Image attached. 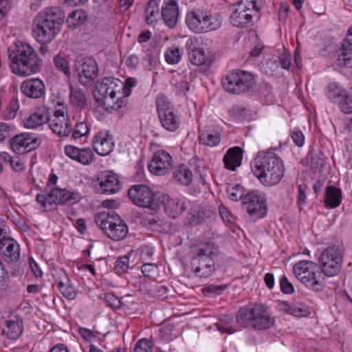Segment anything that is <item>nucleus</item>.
<instances>
[{
  "mask_svg": "<svg viewBox=\"0 0 352 352\" xmlns=\"http://www.w3.org/2000/svg\"><path fill=\"white\" fill-rule=\"evenodd\" d=\"M192 19L197 20V22H201V21L207 22L212 19V14H208L206 11L197 10L188 14L186 22Z\"/></svg>",
  "mask_w": 352,
  "mask_h": 352,
  "instance_id": "09e8293b",
  "label": "nucleus"
},
{
  "mask_svg": "<svg viewBox=\"0 0 352 352\" xmlns=\"http://www.w3.org/2000/svg\"><path fill=\"white\" fill-rule=\"evenodd\" d=\"M54 63L58 70L63 72L66 75L70 74V69L69 67L68 61L59 54L54 57Z\"/></svg>",
  "mask_w": 352,
  "mask_h": 352,
  "instance_id": "5fc2aeb1",
  "label": "nucleus"
},
{
  "mask_svg": "<svg viewBox=\"0 0 352 352\" xmlns=\"http://www.w3.org/2000/svg\"><path fill=\"white\" fill-rule=\"evenodd\" d=\"M199 142L210 147L215 146L220 142V134L217 132L215 133L200 132Z\"/></svg>",
  "mask_w": 352,
  "mask_h": 352,
  "instance_id": "a19ab883",
  "label": "nucleus"
},
{
  "mask_svg": "<svg viewBox=\"0 0 352 352\" xmlns=\"http://www.w3.org/2000/svg\"><path fill=\"white\" fill-rule=\"evenodd\" d=\"M321 274L331 277L338 275L342 268V256L340 250L336 245L327 248L319 258Z\"/></svg>",
  "mask_w": 352,
  "mask_h": 352,
  "instance_id": "6e6552de",
  "label": "nucleus"
},
{
  "mask_svg": "<svg viewBox=\"0 0 352 352\" xmlns=\"http://www.w3.org/2000/svg\"><path fill=\"white\" fill-rule=\"evenodd\" d=\"M173 178L177 182L188 186L192 181V173L186 165L182 164L174 170Z\"/></svg>",
  "mask_w": 352,
  "mask_h": 352,
  "instance_id": "72a5a7b5",
  "label": "nucleus"
},
{
  "mask_svg": "<svg viewBox=\"0 0 352 352\" xmlns=\"http://www.w3.org/2000/svg\"><path fill=\"white\" fill-rule=\"evenodd\" d=\"M155 265L152 263H144L141 267V271L144 276L153 278L155 275Z\"/></svg>",
  "mask_w": 352,
  "mask_h": 352,
  "instance_id": "69168bd1",
  "label": "nucleus"
},
{
  "mask_svg": "<svg viewBox=\"0 0 352 352\" xmlns=\"http://www.w3.org/2000/svg\"><path fill=\"white\" fill-rule=\"evenodd\" d=\"M23 330V321L16 318V320H5L2 332L8 339L16 340L21 336Z\"/></svg>",
  "mask_w": 352,
  "mask_h": 352,
  "instance_id": "cd10ccee",
  "label": "nucleus"
},
{
  "mask_svg": "<svg viewBox=\"0 0 352 352\" xmlns=\"http://www.w3.org/2000/svg\"><path fill=\"white\" fill-rule=\"evenodd\" d=\"M129 258L126 256L120 257L115 263L114 272L118 275L126 272L129 267Z\"/></svg>",
  "mask_w": 352,
  "mask_h": 352,
  "instance_id": "864d4df0",
  "label": "nucleus"
},
{
  "mask_svg": "<svg viewBox=\"0 0 352 352\" xmlns=\"http://www.w3.org/2000/svg\"><path fill=\"white\" fill-rule=\"evenodd\" d=\"M122 185L119 179L118 175L111 170V194L119 192Z\"/></svg>",
  "mask_w": 352,
  "mask_h": 352,
  "instance_id": "0e129e2a",
  "label": "nucleus"
},
{
  "mask_svg": "<svg viewBox=\"0 0 352 352\" xmlns=\"http://www.w3.org/2000/svg\"><path fill=\"white\" fill-rule=\"evenodd\" d=\"M73 70L79 82L91 87L98 75V67L94 58L90 56H78L76 59Z\"/></svg>",
  "mask_w": 352,
  "mask_h": 352,
  "instance_id": "0eeeda50",
  "label": "nucleus"
},
{
  "mask_svg": "<svg viewBox=\"0 0 352 352\" xmlns=\"http://www.w3.org/2000/svg\"><path fill=\"white\" fill-rule=\"evenodd\" d=\"M278 307L280 310L296 317L305 316L307 314V310L305 306H299L295 304L290 305L285 301L279 302Z\"/></svg>",
  "mask_w": 352,
  "mask_h": 352,
  "instance_id": "c9c22d12",
  "label": "nucleus"
},
{
  "mask_svg": "<svg viewBox=\"0 0 352 352\" xmlns=\"http://www.w3.org/2000/svg\"><path fill=\"white\" fill-rule=\"evenodd\" d=\"M251 168L260 182L266 186L278 184L285 173L282 160L272 151H259L251 163Z\"/></svg>",
  "mask_w": 352,
  "mask_h": 352,
  "instance_id": "f257e3e1",
  "label": "nucleus"
},
{
  "mask_svg": "<svg viewBox=\"0 0 352 352\" xmlns=\"http://www.w3.org/2000/svg\"><path fill=\"white\" fill-rule=\"evenodd\" d=\"M69 102L71 104L80 109H85L87 104V96L80 88L70 87Z\"/></svg>",
  "mask_w": 352,
  "mask_h": 352,
  "instance_id": "c756f323",
  "label": "nucleus"
},
{
  "mask_svg": "<svg viewBox=\"0 0 352 352\" xmlns=\"http://www.w3.org/2000/svg\"><path fill=\"white\" fill-rule=\"evenodd\" d=\"M64 11L58 6L46 8L36 16L34 22H63Z\"/></svg>",
  "mask_w": 352,
  "mask_h": 352,
  "instance_id": "b1692460",
  "label": "nucleus"
},
{
  "mask_svg": "<svg viewBox=\"0 0 352 352\" xmlns=\"http://www.w3.org/2000/svg\"><path fill=\"white\" fill-rule=\"evenodd\" d=\"M145 19L146 22H157L156 16H159L160 9L155 0H150L145 8Z\"/></svg>",
  "mask_w": 352,
  "mask_h": 352,
  "instance_id": "58836bf2",
  "label": "nucleus"
},
{
  "mask_svg": "<svg viewBox=\"0 0 352 352\" xmlns=\"http://www.w3.org/2000/svg\"><path fill=\"white\" fill-rule=\"evenodd\" d=\"M237 323L243 327H252L256 330H263L274 325V320L267 313L263 305L241 308L236 314Z\"/></svg>",
  "mask_w": 352,
  "mask_h": 352,
  "instance_id": "7ed1b4c3",
  "label": "nucleus"
},
{
  "mask_svg": "<svg viewBox=\"0 0 352 352\" xmlns=\"http://www.w3.org/2000/svg\"><path fill=\"white\" fill-rule=\"evenodd\" d=\"M188 28L194 32L201 34L212 30L219 29V23H187Z\"/></svg>",
  "mask_w": 352,
  "mask_h": 352,
  "instance_id": "a18cd8bd",
  "label": "nucleus"
},
{
  "mask_svg": "<svg viewBox=\"0 0 352 352\" xmlns=\"http://www.w3.org/2000/svg\"><path fill=\"white\" fill-rule=\"evenodd\" d=\"M61 273L63 276H65L66 278L67 283H64L62 280H56V282L57 283V286L60 292V293L63 294V296L69 299V300H73L76 296V292L75 288L69 283V279L67 278V274L65 271L62 270Z\"/></svg>",
  "mask_w": 352,
  "mask_h": 352,
  "instance_id": "f704fd0d",
  "label": "nucleus"
},
{
  "mask_svg": "<svg viewBox=\"0 0 352 352\" xmlns=\"http://www.w3.org/2000/svg\"><path fill=\"white\" fill-rule=\"evenodd\" d=\"M19 102L18 100L16 98H12L6 109L3 112V117L6 120H11L13 119L16 114L17 111L19 110Z\"/></svg>",
  "mask_w": 352,
  "mask_h": 352,
  "instance_id": "3c124183",
  "label": "nucleus"
},
{
  "mask_svg": "<svg viewBox=\"0 0 352 352\" xmlns=\"http://www.w3.org/2000/svg\"><path fill=\"white\" fill-rule=\"evenodd\" d=\"M162 16L164 22H177L179 7L175 0H165L162 8Z\"/></svg>",
  "mask_w": 352,
  "mask_h": 352,
  "instance_id": "c85d7f7f",
  "label": "nucleus"
},
{
  "mask_svg": "<svg viewBox=\"0 0 352 352\" xmlns=\"http://www.w3.org/2000/svg\"><path fill=\"white\" fill-rule=\"evenodd\" d=\"M159 118L162 126L169 131H175L180 125L178 116L166 96L160 94L155 100Z\"/></svg>",
  "mask_w": 352,
  "mask_h": 352,
  "instance_id": "1a4fd4ad",
  "label": "nucleus"
},
{
  "mask_svg": "<svg viewBox=\"0 0 352 352\" xmlns=\"http://www.w3.org/2000/svg\"><path fill=\"white\" fill-rule=\"evenodd\" d=\"M292 138L293 142L297 146L301 147L303 146L305 143V137L302 132L300 130L295 129L292 132Z\"/></svg>",
  "mask_w": 352,
  "mask_h": 352,
  "instance_id": "680f3d73",
  "label": "nucleus"
},
{
  "mask_svg": "<svg viewBox=\"0 0 352 352\" xmlns=\"http://www.w3.org/2000/svg\"><path fill=\"white\" fill-rule=\"evenodd\" d=\"M219 254V247L209 242L199 248L190 261L192 271L200 278H207L214 271V261Z\"/></svg>",
  "mask_w": 352,
  "mask_h": 352,
  "instance_id": "20e7f679",
  "label": "nucleus"
},
{
  "mask_svg": "<svg viewBox=\"0 0 352 352\" xmlns=\"http://www.w3.org/2000/svg\"><path fill=\"white\" fill-rule=\"evenodd\" d=\"M340 85L336 82H331L327 87V96L333 103H338L343 100L344 96L347 94Z\"/></svg>",
  "mask_w": 352,
  "mask_h": 352,
  "instance_id": "2f4dec72",
  "label": "nucleus"
},
{
  "mask_svg": "<svg viewBox=\"0 0 352 352\" xmlns=\"http://www.w3.org/2000/svg\"><path fill=\"white\" fill-rule=\"evenodd\" d=\"M280 290L285 294H292L294 292L293 285L289 281L285 275H283L279 281Z\"/></svg>",
  "mask_w": 352,
  "mask_h": 352,
  "instance_id": "13d9d810",
  "label": "nucleus"
},
{
  "mask_svg": "<svg viewBox=\"0 0 352 352\" xmlns=\"http://www.w3.org/2000/svg\"><path fill=\"white\" fill-rule=\"evenodd\" d=\"M228 192L229 194V197L232 201H238L239 199H241L243 201V198L244 196L243 195V193L240 190L239 185H236L234 187L229 188L228 189Z\"/></svg>",
  "mask_w": 352,
  "mask_h": 352,
  "instance_id": "e2e57ef3",
  "label": "nucleus"
},
{
  "mask_svg": "<svg viewBox=\"0 0 352 352\" xmlns=\"http://www.w3.org/2000/svg\"><path fill=\"white\" fill-rule=\"evenodd\" d=\"M307 289L315 292H320L324 288V281L320 279L321 272L319 270H309L301 274L295 275Z\"/></svg>",
  "mask_w": 352,
  "mask_h": 352,
  "instance_id": "6ab92c4d",
  "label": "nucleus"
},
{
  "mask_svg": "<svg viewBox=\"0 0 352 352\" xmlns=\"http://www.w3.org/2000/svg\"><path fill=\"white\" fill-rule=\"evenodd\" d=\"M340 110L346 114L352 113V91H348L343 100L338 103Z\"/></svg>",
  "mask_w": 352,
  "mask_h": 352,
  "instance_id": "8fccbe9b",
  "label": "nucleus"
},
{
  "mask_svg": "<svg viewBox=\"0 0 352 352\" xmlns=\"http://www.w3.org/2000/svg\"><path fill=\"white\" fill-rule=\"evenodd\" d=\"M309 270H319V266L311 261H300L296 263L293 267L294 275L301 274Z\"/></svg>",
  "mask_w": 352,
  "mask_h": 352,
  "instance_id": "79ce46f5",
  "label": "nucleus"
},
{
  "mask_svg": "<svg viewBox=\"0 0 352 352\" xmlns=\"http://www.w3.org/2000/svg\"><path fill=\"white\" fill-rule=\"evenodd\" d=\"M241 204L243 209L254 221L267 214L266 199L265 196L258 191H252L244 195Z\"/></svg>",
  "mask_w": 352,
  "mask_h": 352,
  "instance_id": "9d476101",
  "label": "nucleus"
},
{
  "mask_svg": "<svg viewBox=\"0 0 352 352\" xmlns=\"http://www.w3.org/2000/svg\"><path fill=\"white\" fill-rule=\"evenodd\" d=\"M21 90L26 96L37 99L45 95V87L41 79L30 78L21 83Z\"/></svg>",
  "mask_w": 352,
  "mask_h": 352,
  "instance_id": "412c9836",
  "label": "nucleus"
},
{
  "mask_svg": "<svg viewBox=\"0 0 352 352\" xmlns=\"http://www.w3.org/2000/svg\"><path fill=\"white\" fill-rule=\"evenodd\" d=\"M128 233V227L120 217L111 212V240L121 241Z\"/></svg>",
  "mask_w": 352,
  "mask_h": 352,
  "instance_id": "bb28decb",
  "label": "nucleus"
},
{
  "mask_svg": "<svg viewBox=\"0 0 352 352\" xmlns=\"http://www.w3.org/2000/svg\"><path fill=\"white\" fill-rule=\"evenodd\" d=\"M153 343L146 338L139 340L135 345L134 352H153Z\"/></svg>",
  "mask_w": 352,
  "mask_h": 352,
  "instance_id": "603ef678",
  "label": "nucleus"
},
{
  "mask_svg": "<svg viewBox=\"0 0 352 352\" xmlns=\"http://www.w3.org/2000/svg\"><path fill=\"white\" fill-rule=\"evenodd\" d=\"M94 153L90 148H80L78 153L76 162L83 164L89 165L94 162Z\"/></svg>",
  "mask_w": 352,
  "mask_h": 352,
  "instance_id": "c03bdc74",
  "label": "nucleus"
},
{
  "mask_svg": "<svg viewBox=\"0 0 352 352\" xmlns=\"http://www.w3.org/2000/svg\"><path fill=\"white\" fill-rule=\"evenodd\" d=\"M172 157L165 151L156 152L149 165L150 172L156 175H164L168 173L172 168Z\"/></svg>",
  "mask_w": 352,
  "mask_h": 352,
  "instance_id": "f3484780",
  "label": "nucleus"
},
{
  "mask_svg": "<svg viewBox=\"0 0 352 352\" xmlns=\"http://www.w3.org/2000/svg\"><path fill=\"white\" fill-rule=\"evenodd\" d=\"M110 212H100L95 217V222L100 227V230L108 236L110 237L109 231L110 230Z\"/></svg>",
  "mask_w": 352,
  "mask_h": 352,
  "instance_id": "4c0bfd02",
  "label": "nucleus"
},
{
  "mask_svg": "<svg viewBox=\"0 0 352 352\" xmlns=\"http://www.w3.org/2000/svg\"><path fill=\"white\" fill-rule=\"evenodd\" d=\"M163 206L166 214L173 219L182 214L186 210V205L184 201L170 198L169 196L164 197Z\"/></svg>",
  "mask_w": 352,
  "mask_h": 352,
  "instance_id": "5701e85b",
  "label": "nucleus"
},
{
  "mask_svg": "<svg viewBox=\"0 0 352 352\" xmlns=\"http://www.w3.org/2000/svg\"><path fill=\"white\" fill-rule=\"evenodd\" d=\"M222 85L228 93L240 94L253 91L256 80L250 72L236 70L230 72L222 79Z\"/></svg>",
  "mask_w": 352,
  "mask_h": 352,
  "instance_id": "39448f33",
  "label": "nucleus"
},
{
  "mask_svg": "<svg viewBox=\"0 0 352 352\" xmlns=\"http://www.w3.org/2000/svg\"><path fill=\"white\" fill-rule=\"evenodd\" d=\"M307 160L309 161L311 168L314 171H321L323 168V161L317 153L313 151L307 154Z\"/></svg>",
  "mask_w": 352,
  "mask_h": 352,
  "instance_id": "de8ad7c7",
  "label": "nucleus"
},
{
  "mask_svg": "<svg viewBox=\"0 0 352 352\" xmlns=\"http://www.w3.org/2000/svg\"><path fill=\"white\" fill-rule=\"evenodd\" d=\"M186 48L188 54L190 62L195 65H210L213 62V55L198 47L196 40L190 38L186 41Z\"/></svg>",
  "mask_w": 352,
  "mask_h": 352,
  "instance_id": "4468645a",
  "label": "nucleus"
},
{
  "mask_svg": "<svg viewBox=\"0 0 352 352\" xmlns=\"http://www.w3.org/2000/svg\"><path fill=\"white\" fill-rule=\"evenodd\" d=\"M87 16L88 15L84 10L78 9L69 14L66 22H68L69 19L76 22H85L87 20Z\"/></svg>",
  "mask_w": 352,
  "mask_h": 352,
  "instance_id": "4d7b16f0",
  "label": "nucleus"
},
{
  "mask_svg": "<svg viewBox=\"0 0 352 352\" xmlns=\"http://www.w3.org/2000/svg\"><path fill=\"white\" fill-rule=\"evenodd\" d=\"M110 89V78L104 77L96 82L93 91L95 100L98 104L97 109L98 111H104L108 115L110 113V106L106 103V99L110 96L108 91Z\"/></svg>",
  "mask_w": 352,
  "mask_h": 352,
  "instance_id": "a211bd4d",
  "label": "nucleus"
},
{
  "mask_svg": "<svg viewBox=\"0 0 352 352\" xmlns=\"http://www.w3.org/2000/svg\"><path fill=\"white\" fill-rule=\"evenodd\" d=\"M41 143L38 136L32 133H21L10 140L11 148L17 154H23L36 149Z\"/></svg>",
  "mask_w": 352,
  "mask_h": 352,
  "instance_id": "ddd939ff",
  "label": "nucleus"
},
{
  "mask_svg": "<svg viewBox=\"0 0 352 352\" xmlns=\"http://www.w3.org/2000/svg\"><path fill=\"white\" fill-rule=\"evenodd\" d=\"M138 83L135 78L129 77L124 82L118 78H111V100L119 95L118 99L111 105V113L114 112L120 118L127 110L126 98L131 94V88Z\"/></svg>",
  "mask_w": 352,
  "mask_h": 352,
  "instance_id": "423d86ee",
  "label": "nucleus"
},
{
  "mask_svg": "<svg viewBox=\"0 0 352 352\" xmlns=\"http://www.w3.org/2000/svg\"><path fill=\"white\" fill-rule=\"evenodd\" d=\"M12 133L13 127L10 124L0 122V142L11 140Z\"/></svg>",
  "mask_w": 352,
  "mask_h": 352,
  "instance_id": "6e6d98bb",
  "label": "nucleus"
},
{
  "mask_svg": "<svg viewBox=\"0 0 352 352\" xmlns=\"http://www.w3.org/2000/svg\"><path fill=\"white\" fill-rule=\"evenodd\" d=\"M50 118L39 112H35L25 122L26 128H34L49 121Z\"/></svg>",
  "mask_w": 352,
  "mask_h": 352,
  "instance_id": "ea45409f",
  "label": "nucleus"
},
{
  "mask_svg": "<svg viewBox=\"0 0 352 352\" xmlns=\"http://www.w3.org/2000/svg\"><path fill=\"white\" fill-rule=\"evenodd\" d=\"M130 200L136 206L155 209L158 204L153 192L145 185H133L128 190Z\"/></svg>",
  "mask_w": 352,
  "mask_h": 352,
  "instance_id": "9b49d317",
  "label": "nucleus"
},
{
  "mask_svg": "<svg viewBox=\"0 0 352 352\" xmlns=\"http://www.w3.org/2000/svg\"><path fill=\"white\" fill-rule=\"evenodd\" d=\"M12 71L16 75L28 76L41 70V60L36 52L28 44L16 43L8 48Z\"/></svg>",
  "mask_w": 352,
  "mask_h": 352,
  "instance_id": "f03ea898",
  "label": "nucleus"
},
{
  "mask_svg": "<svg viewBox=\"0 0 352 352\" xmlns=\"http://www.w3.org/2000/svg\"><path fill=\"white\" fill-rule=\"evenodd\" d=\"M49 125L53 132L60 137H67L72 128L67 115L65 114V108L57 109L49 119Z\"/></svg>",
  "mask_w": 352,
  "mask_h": 352,
  "instance_id": "2eb2a0df",
  "label": "nucleus"
},
{
  "mask_svg": "<svg viewBox=\"0 0 352 352\" xmlns=\"http://www.w3.org/2000/svg\"><path fill=\"white\" fill-rule=\"evenodd\" d=\"M182 57V53L179 47L172 46L169 47L165 53V59L169 64L173 65L179 62Z\"/></svg>",
  "mask_w": 352,
  "mask_h": 352,
  "instance_id": "49530a36",
  "label": "nucleus"
},
{
  "mask_svg": "<svg viewBox=\"0 0 352 352\" xmlns=\"http://www.w3.org/2000/svg\"><path fill=\"white\" fill-rule=\"evenodd\" d=\"M337 60L340 66L352 67V26L349 29L347 36L342 43Z\"/></svg>",
  "mask_w": 352,
  "mask_h": 352,
  "instance_id": "4be33fe9",
  "label": "nucleus"
},
{
  "mask_svg": "<svg viewBox=\"0 0 352 352\" xmlns=\"http://www.w3.org/2000/svg\"><path fill=\"white\" fill-rule=\"evenodd\" d=\"M60 32V23H33L32 34L40 43H49Z\"/></svg>",
  "mask_w": 352,
  "mask_h": 352,
  "instance_id": "dca6fc26",
  "label": "nucleus"
},
{
  "mask_svg": "<svg viewBox=\"0 0 352 352\" xmlns=\"http://www.w3.org/2000/svg\"><path fill=\"white\" fill-rule=\"evenodd\" d=\"M97 183L95 184L96 192L100 195L106 194L110 191V171L100 172L97 177Z\"/></svg>",
  "mask_w": 352,
  "mask_h": 352,
  "instance_id": "473e14b6",
  "label": "nucleus"
},
{
  "mask_svg": "<svg viewBox=\"0 0 352 352\" xmlns=\"http://www.w3.org/2000/svg\"><path fill=\"white\" fill-rule=\"evenodd\" d=\"M233 318L228 316H221L219 318V322H216L214 325L217 329L222 333H232Z\"/></svg>",
  "mask_w": 352,
  "mask_h": 352,
  "instance_id": "37998d69",
  "label": "nucleus"
},
{
  "mask_svg": "<svg viewBox=\"0 0 352 352\" xmlns=\"http://www.w3.org/2000/svg\"><path fill=\"white\" fill-rule=\"evenodd\" d=\"M110 134L109 131L97 133L93 140V148L99 155L107 156L110 154Z\"/></svg>",
  "mask_w": 352,
  "mask_h": 352,
  "instance_id": "393cba45",
  "label": "nucleus"
},
{
  "mask_svg": "<svg viewBox=\"0 0 352 352\" xmlns=\"http://www.w3.org/2000/svg\"><path fill=\"white\" fill-rule=\"evenodd\" d=\"M0 254L8 264L15 263L20 258V248L13 239H4L0 241Z\"/></svg>",
  "mask_w": 352,
  "mask_h": 352,
  "instance_id": "aec40b11",
  "label": "nucleus"
},
{
  "mask_svg": "<svg viewBox=\"0 0 352 352\" xmlns=\"http://www.w3.org/2000/svg\"><path fill=\"white\" fill-rule=\"evenodd\" d=\"M341 190L333 186H328L325 192V204L331 208H335L341 204Z\"/></svg>",
  "mask_w": 352,
  "mask_h": 352,
  "instance_id": "7c9ffc66",
  "label": "nucleus"
},
{
  "mask_svg": "<svg viewBox=\"0 0 352 352\" xmlns=\"http://www.w3.org/2000/svg\"><path fill=\"white\" fill-rule=\"evenodd\" d=\"M171 84L174 87V91L178 96H185L189 90V84L182 76L177 75L174 76L172 78Z\"/></svg>",
  "mask_w": 352,
  "mask_h": 352,
  "instance_id": "e433bc0d",
  "label": "nucleus"
},
{
  "mask_svg": "<svg viewBox=\"0 0 352 352\" xmlns=\"http://www.w3.org/2000/svg\"><path fill=\"white\" fill-rule=\"evenodd\" d=\"M281 65V67L285 69H289L291 65L290 56L288 54H281L278 56V63Z\"/></svg>",
  "mask_w": 352,
  "mask_h": 352,
  "instance_id": "774afa93",
  "label": "nucleus"
},
{
  "mask_svg": "<svg viewBox=\"0 0 352 352\" xmlns=\"http://www.w3.org/2000/svg\"><path fill=\"white\" fill-rule=\"evenodd\" d=\"M88 126L86 123L81 122L75 125V129L73 133V138L74 139L80 138L86 135L88 133Z\"/></svg>",
  "mask_w": 352,
  "mask_h": 352,
  "instance_id": "bf43d9fd",
  "label": "nucleus"
},
{
  "mask_svg": "<svg viewBox=\"0 0 352 352\" xmlns=\"http://www.w3.org/2000/svg\"><path fill=\"white\" fill-rule=\"evenodd\" d=\"M243 153V149L239 146L229 148L223 156L225 167L228 170H235L236 167L241 165Z\"/></svg>",
  "mask_w": 352,
  "mask_h": 352,
  "instance_id": "a878e982",
  "label": "nucleus"
},
{
  "mask_svg": "<svg viewBox=\"0 0 352 352\" xmlns=\"http://www.w3.org/2000/svg\"><path fill=\"white\" fill-rule=\"evenodd\" d=\"M79 149V148L73 145H67L65 147V153L69 158L76 161Z\"/></svg>",
  "mask_w": 352,
  "mask_h": 352,
  "instance_id": "338daca9",
  "label": "nucleus"
},
{
  "mask_svg": "<svg viewBox=\"0 0 352 352\" xmlns=\"http://www.w3.org/2000/svg\"><path fill=\"white\" fill-rule=\"evenodd\" d=\"M226 288H227V286L225 285H214V284H210V285H206L204 287V292H207V293L219 295V294H222L226 290Z\"/></svg>",
  "mask_w": 352,
  "mask_h": 352,
  "instance_id": "052dcab7",
  "label": "nucleus"
},
{
  "mask_svg": "<svg viewBox=\"0 0 352 352\" xmlns=\"http://www.w3.org/2000/svg\"><path fill=\"white\" fill-rule=\"evenodd\" d=\"M78 193L71 192L65 189L58 188L52 189L47 195L38 194L36 197V201L43 207H46L47 204L63 205L67 201H78Z\"/></svg>",
  "mask_w": 352,
  "mask_h": 352,
  "instance_id": "f8f14e48",
  "label": "nucleus"
}]
</instances>
